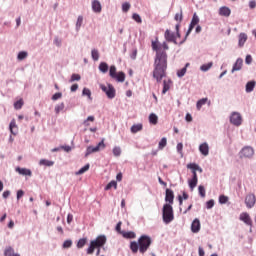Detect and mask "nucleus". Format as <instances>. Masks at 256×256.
<instances>
[{"instance_id": "nucleus-1", "label": "nucleus", "mask_w": 256, "mask_h": 256, "mask_svg": "<svg viewBox=\"0 0 256 256\" xmlns=\"http://www.w3.org/2000/svg\"><path fill=\"white\" fill-rule=\"evenodd\" d=\"M152 49L156 52L154 59L153 78L157 83L163 81V77L167 76V52L169 51V45L167 42L159 43V39L152 41Z\"/></svg>"}, {"instance_id": "nucleus-2", "label": "nucleus", "mask_w": 256, "mask_h": 256, "mask_svg": "<svg viewBox=\"0 0 256 256\" xmlns=\"http://www.w3.org/2000/svg\"><path fill=\"white\" fill-rule=\"evenodd\" d=\"M151 243H153L151 237L142 235L138 239V243L136 241L130 243V249L132 253H137V251H139L142 255H144V253H147L149 247H151Z\"/></svg>"}, {"instance_id": "nucleus-3", "label": "nucleus", "mask_w": 256, "mask_h": 256, "mask_svg": "<svg viewBox=\"0 0 256 256\" xmlns=\"http://www.w3.org/2000/svg\"><path fill=\"white\" fill-rule=\"evenodd\" d=\"M105 243H107V237H105V235L98 236L95 240L90 242V246L87 249V255H93L95 250L101 249Z\"/></svg>"}, {"instance_id": "nucleus-4", "label": "nucleus", "mask_w": 256, "mask_h": 256, "mask_svg": "<svg viewBox=\"0 0 256 256\" xmlns=\"http://www.w3.org/2000/svg\"><path fill=\"white\" fill-rule=\"evenodd\" d=\"M105 243H107V237H105V235L98 236L95 240L90 242V246L87 249V255H93L95 250L101 249Z\"/></svg>"}, {"instance_id": "nucleus-5", "label": "nucleus", "mask_w": 256, "mask_h": 256, "mask_svg": "<svg viewBox=\"0 0 256 256\" xmlns=\"http://www.w3.org/2000/svg\"><path fill=\"white\" fill-rule=\"evenodd\" d=\"M162 217L166 225H169V223H171L173 219H175V216L173 214V206L171 204H164L162 209Z\"/></svg>"}, {"instance_id": "nucleus-6", "label": "nucleus", "mask_w": 256, "mask_h": 256, "mask_svg": "<svg viewBox=\"0 0 256 256\" xmlns=\"http://www.w3.org/2000/svg\"><path fill=\"white\" fill-rule=\"evenodd\" d=\"M109 75L111 79H114L118 83H125V72H117V67L115 65L110 66Z\"/></svg>"}, {"instance_id": "nucleus-7", "label": "nucleus", "mask_w": 256, "mask_h": 256, "mask_svg": "<svg viewBox=\"0 0 256 256\" xmlns=\"http://www.w3.org/2000/svg\"><path fill=\"white\" fill-rule=\"evenodd\" d=\"M255 155V150L251 146H245L239 152L240 159H251Z\"/></svg>"}, {"instance_id": "nucleus-8", "label": "nucleus", "mask_w": 256, "mask_h": 256, "mask_svg": "<svg viewBox=\"0 0 256 256\" xmlns=\"http://www.w3.org/2000/svg\"><path fill=\"white\" fill-rule=\"evenodd\" d=\"M101 149H105V139H102L101 142H99L98 145L95 147L88 146L86 149L85 157H89V155H91V153H97Z\"/></svg>"}, {"instance_id": "nucleus-9", "label": "nucleus", "mask_w": 256, "mask_h": 256, "mask_svg": "<svg viewBox=\"0 0 256 256\" xmlns=\"http://www.w3.org/2000/svg\"><path fill=\"white\" fill-rule=\"evenodd\" d=\"M100 88L107 95L108 99H115V87L113 85L108 84V86L101 85Z\"/></svg>"}, {"instance_id": "nucleus-10", "label": "nucleus", "mask_w": 256, "mask_h": 256, "mask_svg": "<svg viewBox=\"0 0 256 256\" xmlns=\"http://www.w3.org/2000/svg\"><path fill=\"white\" fill-rule=\"evenodd\" d=\"M174 19L177 21V24L175 26L176 35L178 39L181 38V33H179V29L181 27V22L183 21V10H180V12L176 13L174 16Z\"/></svg>"}, {"instance_id": "nucleus-11", "label": "nucleus", "mask_w": 256, "mask_h": 256, "mask_svg": "<svg viewBox=\"0 0 256 256\" xmlns=\"http://www.w3.org/2000/svg\"><path fill=\"white\" fill-rule=\"evenodd\" d=\"M230 123L236 127H239L241 123H243V117H241L239 112H233L230 116Z\"/></svg>"}, {"instance_id": "nucleus-12", "label": "nucleus", "mask_w": 256, "mask_h": 256, "mask_svg": "<svg viewBox=\"0 0 256 256\" xmlns=\"http://www.w3.org/2000/svg\"><path fill=\"white\" fill-rule=\"evenodd\" d=\"M164 37L168 43H174L177 45V37L179 36H177V34L175 35V33L171 32V30L167 29L164 33Z\"/></svg>"}, {"instance_id": "nucleus-13", "label": "nucleus", "mask_w": 256, "mask_h": 256, "mask_svg": "<svg viewBox=\"0 0 256 256\" xmlns=\"http://www.w3.org/2000/svg\"><path fill=\"white\" fill-rule=\"evenodd\" d=\"M256 197L255 194H248L245 198V204L248 209L255 207Z\"/></svg>"}, {"instance_id": "nucleus-14", "label": "nucleus", "mask_w": 256, "mask_h": 256, "mask_svg": "<svg viewBox=\"0 0 256 256\" xmlns=\"http://www.w3.org/2000/svg\"><path fill=\"white\" fill-rule=\"evenodd\" d=\"M240 221H243L246 225L249 227H253V220L251 219V216H249V213L243 212L240 214Z\"/></svg>"}, {"instance_id": "nucleus-15", "label": "nucleus", "mask_w": 256, "mask_h": 256, "mask_svg": "<svg viewBox=\"0 0 256 256\" xmlns=\"http://www.w3.org/2000/svg\"><path fill=\"white\" fill-rule=\"evenodd\" d=\"M198 24H199V16H197V13H195L192 17L188 31L186 33V37H188V35H190L191 31H193V29H195V25H198Z\"/></svg>"}, {"instance_id": "nucleus-16", "label": "nucleus", "mask_w": 256, "mask_h": 256, "mask_svg": "<svg viewBox=\"0 0 256 256\" xmlns=\"http://www.w3.org/2000/svg\"><path fill=\"white\" fill-rule=\"evenodd\" d=\"M174 199H175V194L173 193V190L166 189V196H165L166 203H168V205H173Z\"/></svg>"}, {"instance_id": "nucleus-17", "label": "nucleus", "mask_w": 256, "mask_h": 256, "mask_svg": "<svg viewBox=\"0 0 256 256\" xmlns=\"http://www.w3.org/2000/svg\"><path fill=\"white\" fill-rule=\"evenodd\" d=\"M173 86V81L171 79H165L163 81V89H162V95H165L169 89Z\"/></svg>"}, {"instance_id": "nucleus-18", "label": "nucleus", "mask_w": 256, "mask_h": 256, "mask_svg": "<svg viewBox=\"0 0 256 256\" xmlns=\"http://www.w3.org/2000/svg\"><path fill=\"white\" fill-rule=\"evenodd\" d=\"M191 231L192 233H199V231H201V222L199 219H194L191 225Z\"/></svg>"}, {"instance_id": "nucleus-19", "label": "nucleus", "mask_w": 256, "mask_h": 256, "mask_svg": "<svg viewBox=\"0 0 256 256\" xmlns=\"http://www.w3.org/2000/svg\"><path fill=\"white\" fill-rule=\"evenodd\" d=\"M219 15L221 17H229L231 15V9L227 6H222L220 9H219Z\"/></svg>"}, {"instance_id": "nucleus-20", "label": "nucleus", "mask_w": 256, "mask_h": 256, "mask_svg": "<svg viewBox=\"0 0 256 256\" xmlns=\"http://www.w3.org/2000/svg\"><path fill=\"white\" fill-rule=\"evenodd\" d=\"M199 151L202 155H204L205 157H207V155H209V144L207 143H203L199 146Z\"/></svg>"}, {"instance_id": "nucleus-21", "label": "nucleus", "mask_w": 256, "mask_h": 256, "mask_svg": "<svg viewBox=\"0 0 256 256\" xmlns=\"http://www.w3.org/2000/svg\"><path fill=\"white\" fill-rule=\"evenodd\" d=\"M242 67H243V59L238 58L232 68V73H235V71H241Z\"/></svg>"}, {"instance_id": "nucleus-22", "label": "nucleus", "mask_w": 256, "mask_h": 256, "mask_svg": "<svg viewBox=\"0 0 256 256\" xmlns=\"http://www.w3.org/2000/svg\"><path fill=\"white\" fill-rule=\"evenodd\" d=\"M4 256H21V255L15 253V249H13V247L8 246L4 250Z\"/></svg>"}, {"instance_id": "nucleus-23", "label": "nucleus", "mask_w": 256, "mask_h": 256, "mask_svg": "<svg viewBox=\"0 0 256 256\" xmlns=\"http://www.w3.org/2000/svg\"><path fill=\"white\" fill-rule=\"evenodd\" d=\"M17 173H19L20 175H26L28 177H31V175H33V172H31V170L27 169V168H16Z\"/></svg>"}, {"instance_id": "nucleus-24", "label": "nucleus", "mask_w": 256, "mask_h": 256, "mask_svg": "<svg viewBox=\"0 0 256 256\" xmlns=\"http://www.w3.org/2000/svg\"><path fill=\"white\" fill-rule=\"evenodd\" d=\"M39 165L43 167H53L55 165V162L47 159H41L39 161Z\"/></svg>"}, {"instance_id": "nucleus-25", "label": "nucleus", "mask_w": 256, "mask_h": 256, "mask_svg": "<svg viewBox=\"0 0 256 256\" xmlns=\"http://www.w3.org/2000/svg\"><path fill=\"white\" fill-rule=\"evenodd\" d=\"M9 129L12 135H17V122L15 121V119L11 120Z\"/></svg>"}, {"instance_id": "nucleus-26", "label": "nucleus", "mask_w": 256, "mask_h": 256, "mask_svg": "<svg viewBox=\"0 0 256 256\" xmlns=\"http://www.w3.org/2000/svg\"><path fill=\"white\" fill-rule=\"evenodd\" d=\"M92 9L95 13H101V2L94 0L92 2Z\"/></svg>"}, {"instance_id": "nucleus-27", "label": "nucleus", "mask_w": 256, "mask_h": 256, "mask_svg": "<svg viewBox=\"0 0 256 256\" xmlns=\"http://www.w3.org/2000/svg\"><path fill=\"white\" fill-rule=\"evenodd\" d=\"M187 169H191V171H199L200 173H203V169L195 163L188 164Z\"/></svg>"}, {"instance_id": "nucleus-28", "label": "nucleus", "mask_w": 256, "mask_h": 256, "mask_svg": "<svg viewBox=\"0 0 256 256\" xmlns=\"http://www.w3.org/2000/svg\"><path fill=\"white\" fill-rule=\"evenodd\" d=\"M131 133H139V131H143V124H134L131 129Z\"/></svg>"}, {"instance_id": "nucleus-29", "label": "nucleus", "mask_w": 256, "mask_h": 256, "mask_svg": "<svg viewBox=\"0 0 256 256\" xmlns=\"http://www.w3.org/2000/svg\"><path fill=\"white\" fill-rule=\"evenodd\" d=\"M246 41H247V34L241 33L239 35V42H238L239 47H243V45H245Z\"/></svg>"}, {"instance_id": "nucleus-30", "label": "nucleus", "mask_w": 256, "mask_h": 256, "mask_svg": "<svg viewBox=\"0 0 256 256\" xmlns=\"http://www.w3.org/2000/svg\"><path fill=\"white\" fill-rule=\"evenodd\" d=\"M121 235H122V237H124V239H135V237H136V234H135V232H132V231H130V232H121Z\"/></svg>"}, {"instance_id": "nucleus-31", "label": "nucleus", "mask_w": 256, "mask_h": 256, "mask_svg": "<svg viewBox=\"0 0 256 256\" xmlns=\"http://www.w3.org/2000/svg\"><path fill=\"white\" fill-rule=\"evenodd\" d=\"M99 71H101V73H107V71H109V64H107V62H101L99 64Z\"/></svg>"}, {"instance_id": "nucleus-32", "label": "nucleus", "mask_w": 256, "mask_h": 256, "mask_svg": "<svg viewBox=\"0 0 256 256\" xmlns=\"http://www.w3.org/2000/svg\"><path fill=\"white\" fill-rule=\"evenodd\" d=\"M256 82L255 81H250L246 84V93H251L253 92V89H255Z\"/></svg>"}, {"instance_id": "nucleus-33", "label": "nucleus", "mask_w": 256, "mask_h": 256, "mask_svg": "<svg viewBox=\"0 0 256 256\" xmlns=\"http://www.w3.org/2000/svg\"><path fill=\"white\" fill-rule=\"evenodd\" d=\"M159 121V117H157L154 113L149 115V123H151L152 125H157Z\"/></svg>"}, {"instance_id": "nucleus-34", "label": "nucleus", "mask_w": 256, "mask_h": 256, "mask_svg": "<svg viewBox=\"0 0 256 256\" xmlns=\"http://www.w3.org/2000/svg\"><path fill=\"white\" fill-rule=\"evenodd\" d=\"M207 101H208L207 98H202V99L198 100V102L196 104L198 111H201V107H203V105H206Z\"/></svg>"}, {"instance_id": "nucleus-35", "label": "nucleus", "mask_w": 256, "mask_h": 256, "mask_svg": "<svg viewBox=\"0 0 256 256\" xmlns=\"http://www.w3.org/2000/svg\"><path fill=\"white\" fill-rule=\"evenodd\" d=\"M190 189L193 191L197 187L198 178H192L188 181Z\"/></svg>"}, {"instance_id": "nucleus-36", "label": "nucleus", "mask_w": 256, "mask_h": 256, "mask_svg": "<svg viewBox=\"0 0 256 256\" xmlns=\"http://www.w3.org/2000/svg\"><path fill=\"white\" fill-rule=\"evenodd\" d=\"M117 189V181L112 180L110 183H108L105 187V191H109L110 189Z\"/></svg>"}, {"instance_id": "nucleus-37", "label": "nucleus", "mask_w": 256, "mask_h": 256, "mask_svg": "<svg viewBox=\"0 0 256 256\" xmlns=\"http://www.w3.org/2000/svg\"><path fill=\"white\" fill-rule=\"evenodd\" d=\"M85 245H87V238H81L78 240V242H77L78 249H83V247H85Z\"/></svg>"}, {"instance_id": "nucleus-38", "label": "nucleus", "mask_w": 256, "mask_h": 256, "mask_svg": "<svg viewBox=\"0 0 256 256\" xmlns=\"http://www.w3.org/2000/svg\"><path fill=\"white\" fill-rule=\"evenodd\" d=\"M95 121V116H88L86 120H84L83 125L84 127H89Z\"/></svg>"}, {"instance_id": "nucleus-39", "label": "nucleus", "mask_w": 256, "mask_h": 256, "mask_svg": "<svg viewBox=\"0 0 256 256\" xmlns=\"http://www.w3.org/2000/svg\"><path fill=\"white\" fill-rule=\"evenodd\" d=\"M211 67H213V62H209L207 64H203L200 67V71L207 72V71H209V69H211Z\"/></svg>"}, {"instance_id": "nucleus-40", "label": "nucleus", "mask_w": 256, "mask_h": 256, "mask_svg": "<svg viewBox=\"0 0 256 256\" xmlns=\"http://www.w3.org/2000/svg\"><path fill=\"white\" fill-rule=\"evenodd\" d=\"M167 147V138H162L158 144V149L163 150Z\"/></svg>"}, {"instance_id": "nucleus-41", "label": "nucleus", "mask_w": 256, "mask_h": 256, "mask_svg": "<svg viewBox=\"0 0 256 256\" xmlns=\"http://www.w3.org/2000/svg\"><path fill=\"white\" fill-rule=\"evenodd\" d=\"M93 61H99V50L93 49L91 51Z\"/></svg>"}, {"instance_id": "nucleus-42", "label": "nucleus", "mask_w": 256, "mask_h": 256, "mask_svg": "<svg viewBox=\"0 0 256 256\" xmlns=\"http://www.w3.org/2000/svg\"><path fill=\"white\" fill-rule=\"evenodd\" d=\"M63 109H65V103H61L59 105H56L55 106L56 115H59V113H61V111H63Z\"/></svg>"}, {"instance_id": "nucleus-43", "label": "nucleus", "mask_w": 256, "mask_h": 256, "mask_svg": "<svg viewBox=\"0 0 256 256\" xmlns=\"http://www.w3.org/2000/svg\"><path fill=\"white\" fill-rule=\"evenodd\" d=\"M28 55L25 51L19 52L17 59L18 61H23V59H27Z\"/></svg>"}, {"instance_id": "nucleus-44", "label": "nucleus", "mask_w": 256, "mask_h": 256, "mask_svg": "<svg viewBox=\"0 0 256 256\" xmlns=\"http://www.w3.org/2000/svg\"><path fill=\"white\" fill-rule=\"evenodd\" d=\"M89 167H90V165L86 164L78 172H76V175H83V173H86V171H89Z\"/></svg>"}, {"instance_id": "nucleus-45", "label": "nucleus", "mask_w": 256, "mask_h": 256, "mask_svg": "<svg viewBox=\"0 0 256 256\" xmlns=\"http://www.w3.org/2000/svg\"><path fill=\"white\" fill-rule=\"evenodd\" d=\"M229 201V197L225 196V195H220L219 196V203L221 205H225V203H227Z\"/></svg>"}, {"instance_id": "nucleus-46", "label": "nucleus", "mask_w": 256, "mask_h": 256, "mask_svg": "<svg viewBox=\"0 0 256 256\" xmlns=\"http://www.w3.org/2000/svg\"><path fill=\"white\" fill-rule=\"evenodd\" d=\"M81 25H83V16H78L77 22H76V29H81Z\"/></svg>"}, {"instance_id": "nucleus-47", "label": "nucleus", "mask_w": 256, "mask_h": 256, "mask_svg": "<svg viewBox=\"0 0 256 256\" xmlns=\"http://www.w3.org/2000/svg\"><path fill=\"white\" fill-rule=\"evenodd\" d=\"M74 81H81V75L79 74H72L70 83H73Z\"/></svg>"}, {"instance_id": "nucleus-48", "label": "nucleus", "mask_w": 256, "mask_h": 256, "mask_svg": "<svg viewBox=\"0 0 256 256\" xmlns=\"http://www.w3.org/2000/svg\"><path fill=\"white\" fill-rule=\"evenodd\" d=\"M113 155L115 156V157H120L121 156V148L120 147H114L113 148Z\"/></svg>"}, {"instance_id": "nucleus-49", "label": "nucleus", "mask_w": 256, "mask_h": 256, "mask_svg": "<svg viewBox=\"0 0 256 256\" xmlns=\"http://www.w3.org/2000/svg\"><path fill=\"white\" fill-rule=\"evenodd\" d=\"M132 19H134V21H136V23H143V20L141 19V16L137 13H134L132 15Z\"/></svg>"}, {"instance_id": "nucleus-50", "label": "nucleus", "mask_w": 256, "mask_h": 256, "mask_svg": "<svg viewBox=\"0 0 256 256\" xmlns=\"http://www.w3.org/2000/svg\"><path fill=\"white\" fill-rule=\"evenodd\" d=\"M129 9H131V4H129L128 2H125L124 4H122V11L124 13H127V11H129Z\"/></svg>"}, {"instance_id": "nucleus-51", "label": "nucleus", "mask_w": 256, "mask_h": 256, "mask_svg": "<svg viewBox=\"0 0 256 256\" xmlns=\"http://www.w3.org/2000/svg\"><path fill=\"white\" fill-rule=\"evenodd\" d=\"M72 245H73V241L65 240L64 243H63V248L64 249H69V248H71Z\"/></svg>"}, {"instance_id": "nucleus-52", "label": "nucleus", "mask_w": 256, "mask_h": 256, "mask_svg": "<svg viewBox=\"0 0 256 256\" xmlns=\"http://www.w3.org/2000/svg\"><path fill=\"white\" fill-rule=\"evenodd\" d=\"M23 107V99H20L14 103L15 109H21Z\"/></svg>"}, {"instance_id": "nucleus-53", "label": "nucleus", "mask_w": 256, "mask_h": 256, "mask_svg": "<svg viewBox=\"0 0 256 256\" xmlns=\"http://www.w3.org/2000/svg\"><path fill=\"white\" fill-rule=\"evenodd\" d=\"M185 73H187V68H182L177 71V77H185Z\"/></svg>"}, {"instance_id": "nucleus-54", "label": "nucleus", "mask_w": 256, "mask_h": 256, "mask_svg": "<svg viewBox=\"0 0 256 256\" xmlns=\"http://www.w3.org/2000/svg\"><path fill=\"white\" fill-rule=\"evenodd\" d=\"M63 97V94L61 92H57L52 96V101H57L58 99H61Z\"/></svg>"}, {"instance_id": "nucleus-55", "label": "nucleus", "mask_w": 256, "mask_h": 256, "mask_svg": "<svg viewBox=\"0 0 256 256\" xmlns=\"http://www.w3.org/2000/svg\"><path fill=\"white\" fill-rule=\"evenodd\" d=\"M83 95H86V97H88V99H91V90H89L88 88H84L82 91Z\"/></svg>"}, {"instance_id": "nucleus-56", "label": "nucleus", "mask_w": 256, "mask_h": 256, "mask_svg": "<svg viewBox=\"0 0 256 256\" xmlns=\"http://www.w3.org/2000/svg\"><path fill=\"white\" fill-rule=\"evenodd\" d=\"M121 225H123V222H118L117 225H116V231L117 233H119L121 235V233H124V231L121 230Z\"/></svg>"}, {"instance_id": "nucleus-57", "label": "nucleus", "mask_w": 256, "mask_h": 256, "mask_svg": "<svg viewBox=\"0 0 256 256\" xmlns=\"http://www.w3.org/2000/svg\"><path fill=\"white\" fill-rule=\"evenodd\" d=\"M214 206H215V201H214V200H209V201L206 203L207 209H213Z\"/></svg>"}, {"instance_id": "nucleus-58", "label": "nucleus", "mask_w": 256, "mask_h": 256, "mask_svg": "<svg viewBox=\"0 0 256 256\" xmlns=\"http://www.w3.org/2000/svg\"><path fill=\"white\" fill-rule=\"evenodd\" d=\"M198 191L200 196L205 197V187L199 186Z\"/></svg>"}, {"instance_id": "nucleus-59", "label": "nucleus", "mask_w": 256, "mask_h": 256, "mask_svg": "<svg viewBox=\"0 0 256 256\" xmlns=\"http://www.w3.org/2000/svg\"><path fill=\"white\" fill-rule=\"evenodd\" d=\"M252 62H253V58L251 57V55H247L245 58V63L247 65H251Z\"/></svg>"}, {"instance_id": "nucleus-60", "label": "nucleus", "mask_w": 256, "mask_h": 256, "mask_svg": "<svg viewBox=\"0 0 256 256\" xmlns=\"http://www.w3.org/2000/svg\"><path fill=\"white\" fill-rule=\"evenodd\" d=\"M23 195H25V192L23 190H18L17 191V200L19 201V199H21V197H23Z\"/></svg>"}, {"instance_id": "nucleus-61", "label": "nucleus", "mask_w": 256, "mask_h": 256, "mask_svg": "<svg viewBox=\"0 0 256 256\" xmlns=\"http://www.w3.org/2000/svg\"><path fill=\"white\" fill-rule=\"evenodd\" d=\"M70 89H71L72 93H75V91H77L79 89V85L73 84Z\"/></svg>"}, {"instance_id": "nucleus-62", "label": "nucleus", "mask_w": 256, "mask_h": 256, "mask_svg": "<svg viewBox=\"0 0 256 256\" xmlns=\"http://www.w3.org/2000/svg\"><path fill=\"white\" fill-rule=\"evenodd\" d=\"M177 151H178V153H182V151H183V143H178L177 144Z\"/></svg>"}, {"instance_id": "nucleus-63", "label": "nucleus", "mask_w": 256, "mask_h": 256, "mask_svg": "<svg viewBox=\"0 0 256 256\" xmlns=\"http://www.w3.org/2000/svg\"><path fill=\"white\" fill-rule=\"evenodd\" d=\"M249 7H250V9H255V7H256L255 0H252V1L249 2Z\"/></svg>"}, {"instance_id": "nucleus-64", "label": "nucleus", "mask_w": 256, "mask_h": 256, "mask_svg": "<svg viewBox=\"0 0 256 256\" xmlns=\"http://www.w3.org/2000/svg\"><path fill=\"white\" fill-rule=\"evenodd\" d=\"M72 221H73V216L71 214H68L67 223H71Z\"/></svg>"}]
</instances>
